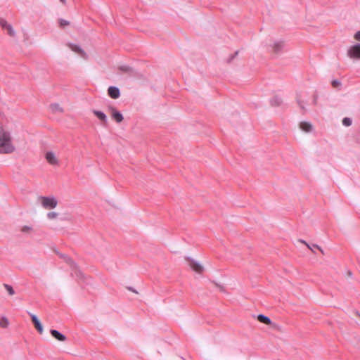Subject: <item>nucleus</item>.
I'll use <instances>...</instances> for the list:
<instances>
[{
    "instance_id": "6",
    "label": "nucleus",
    "mask_w": 360,
    "mask_h": 360,
    "mask_svg": "<svg viewBox=\"0 0 360 360\" xmlns=\"http://www.w3.org/2000/svg\"><path fill=\"white\" fill-rule=\"evenodd\" d=\"M67 46L70 50L79 55L82 58L84 59L87 58L86 52L79 46L72 43L67 44Z\"/></svg>"
},
{
    "instance_id": "13",
    "label": "nucleus",
    "mask_w": 360,
    "mask_h": 360,
    "mask_svg": "<svg viewBox=\"0 0 360 360\" xmlns=\"http://www.w3.org/2000/svg\"><path fill=\"white\" fill-rule=\"evenodd\" d=\"M300 127L302 131L305 132H309L312 129V125L310 123L306 122H301L300 124Z\"/></svg>"
},
{
    "instance_id": "12",
    "label": "nucleus",
    "mask_w": 360,
    "mask_h": 360,
    "mask_svg": "<svg viewBox=\"0 0 360 360\" xmlns=\"http://www.w3.org/2000/svg\"><path fill=\"white\" fill-rule=\"evenodd\" d=\"M93 113L104 124L107 122V117L103 112L98 110H93Z\"/></svg>"
},
{
    "instance_id": "26",
    "label": "nucleus",
    "mask_w": 360,
    "mask_h": 360,
    "mask_svg": "<svg viewBox=\"0 0 360 360\" xmlns=\"http://www.w3.org/2000/svg\"><path fill=\"white\" fill-rule=\"evenodd\" d=\"M60 1L63 4H65L66 3V0H60Z\"/></svg>"
},
{
    "instance_id": "27",
    "label": "nucleus",
    "mask_w": 360,
    "mask_h": 360,
    "mask_svg": "<svg viewBox=\"0 0 360 360\" xmlns=\"http://www.w3.org/2000/svg\"><path fill=\"white\" fill-rule=\"evenodd\" d=\"M337 84H338V82H337L336 81H334V82H333V86L337 85Z\"/></svg>"
},
{
    "instance_id": "14",
    "label": "nucleus",
    "mask_w": 360,
    "mask_h": 360,
    "mask_svg": "<svg viewBox=\"0 0 360 360\" xmlns=\"http://www.w3.org/2000/svg\"><path fill=\"white\" fill-rule=\"evenodd\" d=\"M257 320L261 322V323H263L266 325H271L272 322L271 321V319L264 316V315H262V314H259L257 316Z\"/></svg>"
},
{
    "instance_id": "19",
    "label": "nucleus",
    "mask_w": 360,
    "mask_h": 360,
    "mask_svg": "<svg viewBox=\"0 0 360 360\" xmlns=\"http://www.w3.org/2000/svg\"><path fill=\"white\" fill-rule=\"evenodd\" d=\"M47 217L50 219H53L58 217V213L56 212H51L48 213Z\"/></svg>"
},
{
    "instance_id": "4",
    "label": "nucleus",
    "mask_w": 360,
    "mask_h": 360,
    "mask_svg": "<svg viewBox=\"0 0 360 360\" xmlns=\"http://www.w3.org/2000/svg\"><path fill=\"white\" fill-rule=\"evenodd\" d=\"M347 55L353 59H360V44L352 46L347 51Z\"/></svg>"
},
{
    "instance_id": "11",
    "label": "nucleus",
    "mask_w": 360,
    "mask_h": 360,
    "mask_svg": "<svg viewBox=\"0 0 360 360\" xmlns=\"http://www.w3.org/2000/svg\"><path fill=\"white\" fill-rule=\"evenodd\" d=\"M189 266L195 272L200 273L202 271V266L193 260L189 262Z\"/></svg>"
},
{
    "instance_id": "1",
    "label": "nucleus",
    "mask_w": 360,
    "mask_h": 360,
    "mask_svg": "<svg viewBox=\"0 0 360 360\" xmlns=\"http://www.w3.org/2000/svg\"><path fill=\"white\" fill-rule=\"evenodd\" d=\"M15 150L11 133L0 127V153L10 154Z\"/></svg>"
},
{
    "instance_id": "9",
    "label": "nucleus",
    "mask_w": 360,
    "mask_h": 360,
    "mask_svg": "<svg viewBox=\"0 0 360 360\" xmlns=\"http://www.w3.org/2000/svg\"><path fill=\"white\" fill-rule=\"evenodd\" d=\"M108 94L113 99H117L120 96L119 89L115 86H110L108 89Z\"/></svg>"
},
{
    "instance_id": "5",
    "label": "nucleus",
    "mask_w": 360,
    "mask_h": 360,
    "mask_svg": "<svg viewBox=\"0 0 360 360\" xmlns=\"http://www.w3.org/2000/svg\"><path fill=\"white\" fill-rule=\"evenodd\" d=\"M0 26L1 28L7 32V34L11 37H14L15 32L11 24H9L6 20L0 18Z\"/></svg>"
},
{
    "instance_id": "2",
    "label": "nucleus",
    "mask_w": 360,
    "mask_h": 360,
    "mask_svg": "<svg viewBox=\"0 0 360 360\" xmlns=\"http://www.w3.org/2000/svg\"><path fill=\"white\" fill-rule=\"evenodd\" d=\"M39 201L45 209H53L58 205V201L53 197L41 196L39 198Z\"/></svg>"
},
{
    "instance_id": "20",
    "label": "nucleus",
    "mask_w": 360,
    "mask_h": 360,
    "mask_svg": "<svg viewBox=\"0 0 360 360\" xmlns=\"http://www.w3.org/2000/svg\"><path fill=\"white\" fill-rule=\"evenodd\" d=\"M59 24H60V27H65V26L68 25L70 23L68 20H63V19H60L59 20Z\"/></svg>"
},
{
    "instance_id": "16",
    "label": "nucleus",
    "mask_w": 360,
    "mask_h": 360,
    "mask_svg": "<svg viewBox=\"0 0 360 360\" xmlns=\"http://www.w3.org/2000/svg\"><path fill=\"white\" fill-rule=\"evenodd\" d=\"M283 46V42L278 41L276 42L273 45V50L275 53L279 52Z\"/></svg>"
},
{
    "instance_id": "21",
    "label": "nucleus",
    "mask_w": 360,
    "mask_h": 360,
    "mask_svg": "<svg viewBox=\"0 0 360 360\" xmlns=\"http://www.w3.org/2000/svg\"><path fill=\"white\" fill-rule=\"evenodd\" d=\"M32 231V228L28 226H24L21 228V231L22 233H28Z\"/></svg>"
},
{
    "instance_id": "10",
    "label": "nucleus",
    "mask_w": 360,
    "mask_h": 360,
    "mask_svg": "<svg viewBox=\"0 0 360 360\" xmlns=\"http://www.w3.org/2000/svg\"><path fill=\"white\" fill-rule=\"evenodd\" d=\"M50 333L51 335L58 341L64 342L66 340V337L56 330H51Z\"/></svg>"
},
{
    "instance_id": "18",
    "label": "nucleus",
    "mask_w": 360,
    "mask_h": 360,
    "mask_svg": "<svg viewBox=\"0 0 360 360\" xmlns=\"http://www.w3.org/2000/svg\"><path fill=\"white\" fill-rule=\"evenodd\" d=\"M342 124L346 127H349L352 124V120L349 117H345L342 120Z\"/></svg>"
},
{
    "instance_id": "22",
    "label": "nucleus",
    "mask_w": 360,
    "mask_h": 360,
    "mask_svg": "<svg viewBox=\"0 0 360 360\" xmlns=\"http://www.w3.org/2000/svg\"><path fill=\"white\" fill-rule=\"evenodd\" d=\"M354 38L356 40L360 41V30L356 32V34L354 36Z\"/></svg>"
},
{
    "instance_id": "23",
    "label": "nucleus",
    "mask_w": 360,
    "mask_h": 360,
    "mask_svg": "<svg viewBox=\"0 0 360 360\" xmlns=\"http://www.w3.org/2000/svg\"><path fill=\"white\" fill-rule=\"evenodd\" d=\"M300 242H301L302 243H303V244L306 245H307V247L309 249H310V250H311V247H310V245H309L308 243H307L305 241L300 240Z\"/></svg>"
},
{
    "instance_id": "24",
    "label": "nucleus",
    "mask_w": 360,
    "mask_h": 360,
    "mask_svg": "<svg viewBox=\"0 0 360 360\" xmlns=\"http://www.w3.org/2000/svg\"><path fill=\"white\" fill-rule=\"evenodd\" d=\"M314 247H315L316 248L319 249L321 252V253L323 254V250L319 245H314Z\"/></svg>"
},
{
    "instance_id": "25",
    "label": "nucleus",
    "mask_w": 360,
    "mask_h": 360,
    "mask_svg": "<svg viewBox=\"0 0 360 360\" xmlns=\"http://www.w3.org/2000/svg\"><path fill=\"white\" fill-rule=\"evenodd\" d=\"M51 107H52V108H53V107H54V108H58L60 110H62L61 108H60V107H59V105H57V104L51 105Z\"/></svg>"
},
{
    "instance_id": "8",
    "label": "nucleus",
    "mask_w": 360,
    "mask_h": 360,
    "mask_svg": "<svg viewBox=\"0 0 360 360\" xmlns=\"http://www.w3.org/2000/svg\"><path fill=\"white\" fill-rule=\"evenodd\" d=\"M109 111L110 112L111 117L113 120L116 121L117 123H120L123 120V116L122 115L117 111L115 108L114 107H110Z\"/></svg>"
},
{
    "instance_id": "17",
    "label": "nucleus",
    "mask_w": 360,
    "mask_h": 360,
    "mask_svg": "<svg viewBox=\"0 0 360 360\" xmlns=\"http://www.w3.org/2000/svg\"><path fill=\"white\" fill-rule=\"evenodd\" d=\"M4 287L7 290V292H8V294L10 295H13L15 294V291H14L13 288L10 285L4 284Z\"/></svg>"
},
{
    "instance_id": "15",
    "label": "nucleus",
    "mask_w": 360,
    "mask_h": 360,
    "mask_svg": "<svg viewBox=\"0 0 360 360\" xmlns=\"http://www.w3.org/2000/svg\"><path fill=\"white\" fill-rule=\"evenodd\" d=\"M9 326V321L6 316L0 317V328H7Z\"/></svg>"
},
{
    "instance_id": "3",
    "label": "nucleus",
    "mask_w": 360,
    "mask_h": 360,
    "mask_svg": "<svg viewBox=\"0 0 360 360\" xmlns=\"http://www.w3.org/2000/svg\"><path fill=\"white\" fill-rule=\"evenodd\" d=\"M44 158L46 162L54 167H57L59 165L60 161L56 154L51 150H48L44 154Z\"/></svg>"
},
{
    "instance_id": "7",
    "label": "nucleus",
    "mask_w": 360,
    "mask_h": 360,
    "mask_svg": "<svg viewBox=\"0 0 360 360\" xmlns=\"http://www.w3.org/2000/svg\"><path fill=\"white\" fill-rule=\"evenodd\" d=\"M30 315L35 329L39 332V333L42 334L44 332V328L40 321L36 315L32 314H30Z\"/></svg>"
}]
</instances>
